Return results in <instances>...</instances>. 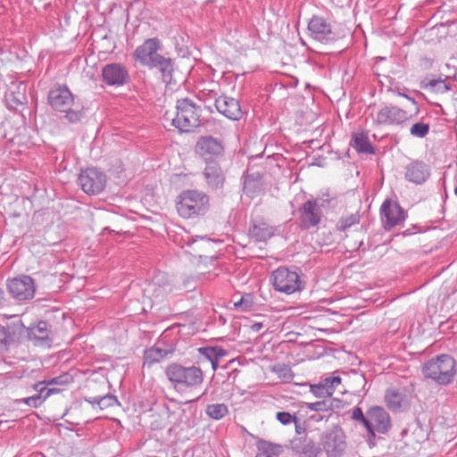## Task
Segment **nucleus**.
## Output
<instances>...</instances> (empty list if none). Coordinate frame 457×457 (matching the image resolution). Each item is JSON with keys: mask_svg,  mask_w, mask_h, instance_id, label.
I'll use <instances>...</instances> for the list:
<instances>
[{"mask_svg": "<svg viewBox=\"0 0 457 457\" xmlns=\"http://www.w3.org/2000/svg\"><path fill=\"white\" fill-rule=\"evenodd\" d=\"M7 287L12 297L20 303L31 300L36 293L35 281L27 275L8 280Z\"/></svg>", "mask_w": 457, "mask_h": 457, "instance_id": "9", "label": "nucleus"}, {"mask_svg": "<svg viewBox=\"0 0 457 457\" xmlns=\"http://www.w3.org/2000/svg\"><path fill=\"white\" fill-rule=\"evenodd\" d=\"M161 46L159 38H148L135 49L133 56L141 65L157 69L162 73L163 81L169 82L173 71V62L170 58L158 54Z\"/></svg>", "mask_w": 457, "mask_h": 457, "instance_id": "1", "label": "nucleus"}, {"mask_svg": "<svg viewBox=\"0 0 457 457\" xmlns=\"http://www.w3.org/2000/svg\"><path fill=\"white\" fill-rule=\"evenodd\" d=\"M205 163L206 166L203 174L208 186L213 189L222 187L225 182V176L219 163L216 162Z\"/></svg>", "mask_w": 457, "mask_h": 457, "instance_id": "21", "label": "nucleus"}, {"mask_svg": "<svg viewBox=\"0 0 457 457\" xmlns=\"http://www.w3.org/2000/svg\"><path fill=\"white\" fill-rule=\"evenodd\" d=\"M85 401L92 404V406L97 405L99 409L104 410L115 405L117 398L112 395L107 394L103 396L85 397Z\"/></svg>", "mask_w": 457, "mask_h": 457, "instance_id": "26", "label": "nucleus"}, {"mask_svg": "<svg viewBox=\"0 0 457 457\" xmlns=\"http://www.w3.org/2000/svg\"><path fill=\"white\" fill-rule=\"evenodd\" d=\"M368 432V443L370 446L375 445V434H386L391 428V420L387 411L379 406H373L367 411V423L365 426Z\"/></svg>", "mask_w": 457, "mask_h": 457, "instance_id": "7", "label": "nucleus"}, {"mask_svg": "<svg viewBox=\"0 0 457 457\" xmlns=\"http://www.w3.org/2000/svg\"><path fill=\"white\" fill-rule=\"evenodd\" d=\"M103 81L112 87H121L129 82L128 69L121 63H108L102 69Z\"/></svg>", "mask_w": 457, "mask_h": 457, "instance_id": "13", "label": "nucleus"}, {"mask_svg": "<svg viewBox=\"0 0 457 457\" xmlns=\"http://www.w3.org/2000/svg\"><path fill=\"white\" fill-rule=\"evenodd\" d=\"M165 375L178 392L195 389L204 382L203 370L195 365L184 366L173 362L166 367Z\"/></svg>", "mask_w": 457, "mask_h": 457, "instance_id": "3", "label": "nucleus"}, {"mask_svg": "<svg viewBox=\"0 0 457 457\" xmlns=\"http://www.w3.org/2000/svg\"><path fill=\"white\" fill-rule=\"evenodd\" d=\"M421 373L424 379L445 386L452 384L455 379L457 375L456 361L449 354H439L423 363Z\"/></svg>", "mask_w": 457, "mask_h": 457, "instance_id": "2", "label": "nucleus"}, {"mask_svg": "<svg viewBox=\"0 0 457 457\" xmlns=\"http://www.w3.org/2000/svg\"><path fill=\"white\" fill-rule=\"evenodd\" d=\"M199 353L210 361L215 360L213 346L199 348Z\"/></svg>", "mask_w": 457, "mask_h": 457, "instance_id": "42", "label": "nucleus"}, {"mask_svg": "<svg viewBox=\"0 0 457 457\" xmlns=\"http://www.w3.org/2000/svg\"><path fill=\"white\" fill-rule=\"evenodd\" d=\"M48 386H49V385L47 384V381L43 380L42 384H41V388L35 395H40V396L46 395V391L48 390Z\"/></svg>", "mask_w": 457, "mask_h": 457, "instance_id": "44", "label": "nucleus"}, {"mask_svg": "<svg viewBox=\"0 0 457 457\" xmlns=\"http://www.w3.org/2000/svg\"><path fill=\"white\" fill-rule=\"evenodd\" d=\"M215 358L219 361L228 354V352L221 346H213Z\"/></svg>", "mask_w": 457, "mask_h": 457, "instance_id": "43", "label": "nucleus"}, {"mask_svg": "<svg viewBox=\"0 0 457 457\" xmlns=\"http://www.w3.org/2000/svg\"><path fill=\"white\" fill-rule=\"evenodd\" d=\"M205 412L210 418L218 420L225 417L228 410L225 403H212L206 406Z\"/></svg>", "mask_w": 457, "mask_h": 457, "instance_id": "29", "label": "nucleus"}, {"mask_svg": "<svg viewBox=\"0 0 457 457\" xmlns=\"http://www.w3.org/2000/svg\"><path fill=\"white\" fill-rule=\"evenodd\" d=\"M217 111L229 120H238L243 116L239 102L230 96H221L215 100Z\"/></svg>", "mask_w": 457, "mask_h": 457, "instance_id": "18", "label": "nucleus"}, {"mask_svg": "<svg viewBox=\"0 0 457 457\" xmlns=\"http://www.w3.org/2000/svg\"><path fill=\"white\" fill-rule=\"evenodd\" d=\"M244 191H245V194H249L250 193L248 188H247V182L246 181L245 182Z\"/></svg>", "mask_w": 457, "mask_h": 457, "instance_id": "51", "label": "nucleus"}, {"mask_svg": "<svg viewBox=\"0 0 457 457\" xmlns=\"http://www.w3.org/2000/svg\"><path fill=\"white\" fill-rule=\"evenodd\" d=\"M249 237L256 243L266 242L275 234V228L264 220H253L249 227Z\"/></svg>", "mask_w": 457, "mask_h": 457, "instance_id": "20", "label": "nucleus"}, {"mask_svg": "<svg viewBox=\"0 0 457 457\" xmlns=\"http://www.w3.org/2000/svg\"><path fill=\"white\" fill-rule=\"evenodd\" d=\"M244 301H245V298H244V297H242V298L240 299V301H239V302L235 303V306H236L237 308H240V307H242V308H243Z\"/></svg>", "mask_w": 457, "mask_h": 457, "instance_id": "48", "label": "nucleus"}, {"mask_svg": "<svg viewBox=\"0 0 457 457\" xmlns=\"http://www.w3.org/2000/svg\"><path fill=\"white\" fill-rule=\"evenodd\" d=\"M78 180L82 190L87 195H97L101 193L106 185L105 174L96 168H88L81 170Z\"/></svg>", "mask_w": 457, "mask_h": 457, "instance_id": "11", "label": "nucleus"}, {"mask_svg": "<svg viewBox=\"0 0 457 457\" xmlns=\"http://www.w3.org/2000/svg\"><path fill=\"white\" fill-rule=\"evenodd\" d=\"M47 381V384L49 386H52V385H68L70 383L72 382V377L68 374V373H65V374H62L61 376H58V377H55L52 379H49V380H46Z\"/></svg>", "mask_w": 457, "mask_h": 457, "instance_id": "40", "label": "nucleus"}, {"mask_svg": "<svg viewBox=\"0 0 457 457\" xmlns=\"http://www.w3.org/2000/svg\"><path fill=\"white\" fill-rule=\"evenodd\" d=\"M429 176V169L423 162H413L406 167L405 178L415 184L424 183Z\"/></svg>", "mask_w": 457, "mask_h": 457, "instance_id": "23", "label": "nucleus"}, {"mask_svg": "<svg viewBox=\"0 0 457 457\" xmlns=\"http://www.w3.org/2000/svg\"><path fill=\"white\" fill-rule=\"evenodd\" d=\"M173 353L171 347H162L161 344H155L150 348H147L144 353V365L152 366L158 363Z\"/></svg>", "mask_w": 457, "mask_h": 457, "instance_id": "24", "label": "nucleus"}, {"mask_svg": "<svg viewBox=\"0 0 457 457\" xmlns=\"http://www.w3.org/2000/svg\"><path fill=\"white\" fill-rule=\"evenodd\" d=\"M308 29L312 37L320 42L332 41L337 37L331 24L321 16H313L308 23Z\"/></svg>", "mask_w": 457, "mask_h": 457, "instance_id": "17", "label": "nucleus"}, {"mask_svg": "<svg viewBox=\"0 0 457 457\" xmlns=\"http://www.w3.org/2000/svg\"><path fill=\"white\" fill-rule=\"evenodd\" d=\"M322 449L328 457H340L345 450V436L341 428H335L327 432L321 439Z\"/></svg>", "mask_w": 457, "mask_h": 457, "instance_id": "12", "label": "nucleus"}, {"mask_svg": "<svg viewBox=\"0 0 457 457\" xmlns=\"http://www.w3.org/2000/svg\"><path fill=\"white\" fill-rule=\"evenodd\" d=\"M381 220L387 230L401 225L406 218L404 210L396 202L386 200L380 208Z\"/></svg>", "mask_w": 457, "mask_h": 457, "instance_id": "14", "label": "nucleus"}, {"mask_svg": "<svg viewBox=\"0 0 457 457\" xmlns=\"http://www.w3.org/2000/svg\"><path fill=\"white\" fill-rule=\"evenodd\" d=\"M385 399L389 409H391L394 411H398L401 410L403 396L397 390H387L385 395Z\"/></svg>", "mask_w": 457, "mask_h": 457, "instance_id": "27", "label": "nucleus"}, {"mask_svg": "<svg viewBox=\"0 0 457 457\" xmlns=\"http://www.w3.org/2000/svg\"><path fill=\"white\" fill-rule=\"evenodd\" d=\"M48 103L53 109L61 112L73 105L74 97L68 87L59 85L49 91Z\"/></svg>", "mask_w": 457, "mask_h": 457, "instance_id": "16", "label": "nucleus"}, {"mask_svg": "<svg viewBox=\"0 0 457 457\" xmlns=\"http://www.w3.org/2000/svg\"><path fill=\"white\" fill-rule=\"evenodd\" d=\"M454 194L457 196V187L454 188Z\"/></svg>", "mask_w": 457, "mask_h": 457, "instance_id": "52", "label": "nucleus"}, {"mask_svg": "<svg viewBox=\"0 0 457 457\" xmlns=\"http://www.w3.org/2000/svg\"><path fill=\"white\" fill-rule=\"evenodd\" d=\"M272 371L278 375V378L285 381H290L294 378V372L289 365L279 363L272 368Z\"/></svg>", "mask_w": 457, "mask_h": 457, "instance_id": "31", "label": "nucleus"}, {"mask_svg": "<svg viewBox=\"0 0 457 457\" xmlns=\"http://www.w3.org/2000/svg\"><path fill=\"white\" fill-rule=\"evenodd\" d=\"M426 87H429L436 93H445L450 90V87L446 84V82L441 79H430L425 86Z\"/></svg>", "mask_w": 457, "mask_h": 457, "instance_id": "34", "label": "nucleus"}, {"mask_svg": "<svg viewBox=\"0 0 457 457\" xmlns=\"http://www.w3.org/2000/svg\"><path fill=\"white\" fill-rule=\"evenodd\" d=\"M410 118L411 115H409L407 111L397 105L390 104L381 106L378 110L377 114L373 119V122L378 126L403 128Z\"/></svg>", "mask_w": 457, "mask_h": 457, "instance_id": "8", "label": "nucleus"}, {"mask_svg": "<svg viewBox=\"0 0 457 457\" xmlns=\"http://www.w3.org/2000/svg\"><path fill=\"white\" fill-rule=\"evenodd\" d=\"M361 216L358 212L352 213L345 217H341L337 223V229L339 231H345L353 225L360 222Z\"/></svg>", "mask_w": 457, "mask_h": 457, "instance_id": "30", "label": "nucleus"}, {"mask_svg": "<svg viewBox=\"0 0 457 457\" xmlns=\"http://www.w3.org/2000/svg\"><path fill=\"white\" fill-rule=\"evenodd\" d=\"M195 151L204 162H215L223 155L224 145L219 138L204 136L197 140Z\"/></svg>", "mask_w": 457, "mask_h": 457, "instance_id": "10", "label": "nucleus"}, {"mask_svg": "<svg viewBox=\"0 0 457 457\" xmlns=\"http://www.w3.org/2000/svg\"><path fill=\"white\" fill-rule=\"evenodd\" d=\"M307 407L314 411H329L333 408V403L331 399L324 398L321 401L307 403Z\"/></svg>", "mask_w": 457, "mask_h": 457, "instance_id": "32", "label": "nucleus"}, {"mask_svg": "<svg viewBox=\"0 0 457 457\" xmlns=\"http://www.w3.org/2000/svg\"><path fill=\"white\" fill-rule=\"evenodd\" d=\"M339 376H328L322 378L318 384L311 386V392L320 398H328L334 394L336 388L341 384Z\"/></svg>", "mask_w": 457, "mask_h": 457, "instance_id": "19", "label": "nucleus"}, {"mask_svg": "<svg viewBox=\"0 0 457 457\" xmlns=\"http://www.w3.org/2000/svg\"><path fill=\"white\" fill-rule=\"evenodd\" d=\"M294 448L300 457H318L320 451L312 440L303 441L301 445H295Z\"/></svg>", "mask_w": 457, "mask_h": 457, "instance_id": "28", "label": "nucleus"}, {"mask_svg": "<svg viewBox=\"0 0 457 457\" xmlns=\"http://www.w3.org/2000/svg\"><path fill=\"white\" fill-rule=\"evenodd\" d=\"M46 400V399L45 395L40 396V395H33L31 396L21 399L20 403H22L32 408H38L44 403Z\"/></svg>", "mask_w": 457, "mask_h": 457, "instance_id": "36", "label": "nucleus"}, {"mask_svg": "<svg viewBox=\"0 0 457 457\" xmlns=\"http://www.w3.org/2000/svg\"><path fill=\"white\" fill-rule=\"evenodd\" d=\"M177 112L174 117H165L180 132H191L200 126L201 109L192 100L187 98L177 101Z\"/></svg>", "mask_w": 457, "mask_h": 457, "instance_id": "4", "label": "nucleus"}, {"mask_svg": "<svg viewBox=\"0 0 457 457\" xmlns=\"http://www.w3.org/2000/svg\"><path fill=\"white\" fill-rule=\"evenodd\" d=\"M271 281L275 290L287 295L301 292L304 288L301 275L287 267L276 269L271 274Z\"/></svg>", "mask_w": 457, "mask_h": 457, "instance_id": "6", "label": "nucleus"}, {"mask_svg": "<svg viewBox=\"0 0 457 457\" xmlns=\"http://www.w3.org/2000/svg\"><path fill=\"white\" fill-rule=\"evenodd\" d=\"M12 341V337L7 328L0 326V351L7 349L8 345Z\"/></svg>", "mask_w": 457, "mask_h": 457, "instance_id": "38", "label": "nucleus"}, {"mask_svg": "<svg viewBox=\"0 0 457 457\" xmlns=\"http://www.w3.org/2000/svg\"><path fill=\"white\" fill-rule=\"evenodd\" d=\"M299 220L302 228L309 229L317 226L322 217V211L317 200H308L299 208Z\"/></svg>", "mask_w": 457, "mask_h": 457, "instance_id": "15", "label": "nucleus"}, {"mask_svg": "<svg viewBox=\"0 0 457 457\" xmlns=\"http://www.w3.org/2000/svg\"><path fill=\"white\" fill-rule=\"evenodd\" d=\"M280 452V445L265 444L262 445V452L259 453L258 457H278Z\"/></svg>", "mask_w": 457, "mask_h": 457, "instance_id": "35", "label": "nucleus"}, {"mask_svg": "<svg viewBox=\"0 0 457 457\" xmlns=\"http://www.w3.org/2000/svg\"><path fill=\"white\" fill-rule=\"evenodd\" d=\"M28 338L31 340L35 345L50 346L51 339L49 330L46 321H39L37 325L28 328Z\"/></svg>", "mask_w": 457, "mask_h": 457, "instance_id": "22", "label": "nucleus"}, {"mask_svg": "<svg viewBox=\"0 0 457 457\" xmlns=\"http://www.w3.org/2000/svg\"><path fill=\"white\" fill-rule=\"evenodd\" d=\"M351 417H352L353 420L361 423L364 427L366 426V423H367V414L366 415L363 414L361 408H360L358 406H355L352 410Z\"/></svg>", "mask_w": 457, "mask_h": 457, "instance_id": "41", "label": "nucleus"}, {"mask_svg": "<svg viewBox=\"0 0 457 457\" xmlns=\"http://www.w3.org/2000/svg\"><path fill=\"white\" fill-rule=\"evenodd\" d=\"M60 392V389L58 388H55V387H48V390L46 391V399H47L49 396H51L52 395H54V394H57Z\"/></svg>", "mask_w": 457, "mask_h": 457, "instance_id": "45", "label": "nucleus"}, {"mask_svg": "<svg viewBox=\"0 0 457 457\" xmlns=\"http://www.w3.org/2000/svg\"><path fill=\"white\" fill-rule=\"evenodd\" d=\"M262 324L261 323H256L253 326V328L255 329V330H259L261 328H262Z\"/></svg>", "mask_w": 457, "mask_h": 457, "instance_id": "50", "label": "nucleus"}, {"mask_svg": "<svg viewBox=\"0 0 457 457\" xmlns=\"http://www.w3.org/2000/svg\"><path fill=\"white\" fill-rule=\"evenodd\" d=\"M209 208V196L202 191L185 190L179 195L177 211L185 219L204 214Z\"/></svg>", "mask_w": 457, "mask_h": 457, "instance_id": "5", "label": "nucleus"}, {"mask_svg": "<svg viewBox=\"0 0 457 457\" xmlns=\"http://www.w3.org/2000/svg\"><path fill=\"white\" fill-rule=\"evenodd\" d=\"M429 132V125L424 122H417L410 129V134L415 137L423 138Z\"/></svg>", "mask_w": 457, "mask_h": 457, "instance_id": "33", "label": "nucleus"}, {"mask_svg": "<svg viewBox=\"0 0 457 457\" xmlns=\"http://www.w3.org/2000/svg\"><path fill=\"white\" fill-rule=\"evenodd\" d=\"M277 420L283 425L296 423V417L287 411H278L276 414Z\"/></svg>", "mask_w": 457, "mask_h": 457, "instance_id": "39", "label": "nucleus"}, {"mask_svg": "<svg viewBox=\"0 0 457 457\" xmlns=\"http://www.w3.org/2000/svg\"><path fill=\"white\" fill-rule=\"evenodd\" d=\"M351 145L358 152L363 154H373L374 148L370 142L368 134L356 132L352 135Z\"/></svg>", "mask_w": 457, "mask_h": 457, "instance_id": "25", "label": "nucleus"}, {"mask_svg": "<svg viewBox=\"0 0 457 457\" xmlns=\"http://www.w3.org/2000/svg\"><path fill=\"white\" fill-rule=\"evenodd\" d=\"M64 113V118L71 123L79 122L83 117V112L81 110H74L71 107L67 108V110L62 111Z\"/></svg>", "mask_w": 457, "mask_h": 457, "instance_id": "37", "label": "nucleus"}, {"mask_svg": "<svg viewBox=\"0 0 457 457\" xmlns=\"http://www.w3.org/2000/svg\"><path fill=\"white\" fill-rule=\"evenodd\" d=\"M219 362H220V361H219V360H217L216 358H215V360H212V361H211L212 369L213 370H216L218 369Z\"/></svg>", "mask_w": 457, "mask_h": 457, "instance_id": "46", "label": "nucleus"}, {"mask_svg": "<svg viewBox=\"0 0 457 457\" xmlns=\"http://www.w3.org/2000/svg\"><path fill=\"white\" fill-rule=\"evenodd\" d=\"M295 430H296V432H297L298 434H300V428H300V425H299V423H298V420H297V419H296V423H295Z\"/></svg>", "mask_w": 457, "mask_h": 457, "instance_id": "49", "label": "nucleus"}, {"mask_svg": "<svg viewBox=\"0 0 457 457\" xmlns=\"http://www.w3.org/2000/svg\"><path fill=\"white\" fill-rule=\"evenodd\" d=\"M41 384H42V381H38L37 383H35L33 386H32V388L34 391H36L37 393L38 392V390L41 388Z\"/></svg>", "mask_w": 457, "mask_h": 457, "instance_id": "47", "label": "nucleus"}]
</instances>
